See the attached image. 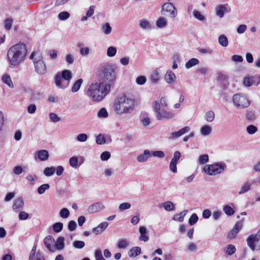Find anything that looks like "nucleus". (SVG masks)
Here are the masks:
<instances>
[{"instance_id":"obj_1","label":"nucleus","mask_w":260,"mask_h":260,"mask_svg":"<svg viewBox=\"0 0 260 260\" xmlns=\"http://www.w3.org/2000/svg\"><path fill=\"white\" fill-rule=\"evenodd\" d=\"M27 50L25 45L19 43L12 46L8 51V59L11 65L21 63L25 58Z\"/></svg>"},{"instance_id":"obj_2","label":"nucleus","mask_w":260,"mask_h":260,"mask_svg":"<svg viewBox=\"0 0 260 260\" xmlns=\"http://www.w3.org/2000/svg\"><path fill=\"white\" fill-rule=\"evenodd\" d=\"M110 85L104 83H95L89 86L87 94L94 101H100L110 91Z\"/></svg>"},{"instance_id":"obj_3","label":"nucleus","mask_w":260,"mask_h":260,"mask_svg":"<svg viewBox=\"0 0 260 260\" xmlns=\"http://www.w3.org/2000/svg\"><path fill=\"white\" fill-rule=\"evenodd\" d=\"M135 104L134 99L122 96L115 101L114 108L115 112L119 114H127L133 111Z\"/></svg>"},{"instance_id":"obj_4","label":"nucleus","mask_w":260,"mask_h":260,"mask_svg":"<svg viewBox=\"0 0 260 260\" xmlns=\"http://www.w3.org/2000/svg\"><path fill=\"white\" fill-rule=\"evenodd\" d=\"M116 75L115 69L113 66H105L100 74V78L102 81L101 83L109 84L110 88L112 84L115 80Z\"/></svg>"},{"instance_id":"obj_5","label":"nucleus","mask_w":260,"mask_h":260,"mask_svg":"<svg viewBox=\"0 0 260 260\" xmlns=\"http://www.w3.org/2000/svg\"><path fill=\"white\" fill-rule=\"evenodd\" d=\"M153 108L158 120L171 119L175 116V114L173 112L160 109V104L157 101L153 102Z\"/></svg>"},{"instance_id":"obj_6","label":"nucleus","mask_w":260,"mask_h":260,"mask_svg":"<svg viewBox=\"0 0 260 260\" xmlns=\"http://www.w3.org/2000/svg\"><path fill=\"white\" fill-rule=\"evenodd\" d=\"M234 105L238 109H244L250 105V102L244 95L240 94H236L233 97Z\"/></svg>"},{"instance_id":"obj_7","label":"nucleus","mask_w":260,"mask_h":260,"mask_svg":"<svg viewBox=\"0 0 260 260\" xmlns=\"http://www.w3.org/2000/svg\"><path fill=\"white\" fill-rule=\"evenodd\" d=\"M161 13L162 15L174 18L177 16V11L172 3L168 2L162 6Z\"/></svg>"},{"instance_id":"obj_8","label":"nucleus","mask_w":260,"mask_h":260,"mask_svg":"<svg viewBox=\"0 0 260 260\" xmlns=\"http://www.w3.org/2000/svg\"><path fill=\"white\" fill-rule=\"evenodd\" d=\"M260 240V229L258 231L257 234L254 235H251L248 236L247 239L248 246L252 250H260V245L255 247V243Z\"/></svg>"},{"instance_id":"obj_9","label":"nucleus","mask_w":260,"mask_h":260,"mask_svg":"<svg viewBox=\"0 0 260 260\" xmlns=\"http://www.w3.org/2000/svg\"><path fill=\"white\" fill-rule=\"evenodd\" d=\"M181 153L179 151H175L173 155V157L171 160V162L170 163L169 165V168L170 170L173 172V173H176L177 171V164L179 160V159L181 157Z\"/></svg>"},{"instance_id":"obj_10","label":"nucleus","mask_w":260,"mask_h":260,"mask_svg":"<svg viewBox=\"0 0 260 260\" xmlns=\"http://www.w3.org/2000/svg\"><path fill=\"white\" fill-rule=\"evenodd\" d=\"M212 171L211 174L214 176L221 174L226 168V165L224 162H216L212 164Z\"/></svg>"},{"instance_id":"obj_11","label":"nucleus","mask_w":260,"mask_h":260,"mask_svg":"<svg viewBox=\"0 0 260 260\" xmlns=\"http://www.w3.org/2000/svg\"><path fill=\"white\" fill-rule=\"evenodd\" d=\"M29 58L33 60L34 65H42L44 63L42 54L39 51H33Z\"/></svg>"},{"instance_id":"obj_12","label":"nucleus","mask_w":260,"mask_h":260,"mask_svg":"<svg viewBox=\"0 0 260 260\" xmlns=\"http://www.w3.org/2000/svg\"><path fill=\"white\" fill-rule=\"evenodd\" d=\"M54 83L56 87L59 89H64L69 86V83L57 74L54 77Z\"/></svg>"},{"instance_id":"obj_13","label":"nucleus","mask_w":260,"mask_h":260,"mask_svg":"<svg viewBox=\"0 0 260 260\" xmlns=\"http://www.w3.org/2000/svg\"><path fill=\"white\" fill-rule=\"evenodd\" d=\"M105 208L104 205L101 202H96L90 205L88 208V213L92 214L103 210Z\"/></svg>"},{"instance_id":"obj_14","label":"nucleus","mask_w":260,"mask_h":260,"mask_svg":"<svg viewBox=\"0 0 260 260\" xmlns=\"http://www.w3.org/2000/svg\"><path fill=\"white\" fill-rule=\"evenodd\" d=\"M24 206V202L21 198H18L15 200L13 204V210L15 212H19L23 209Z\"/></svg>"},{"instance_id":"obj_15","label":"nucleus","mask_w":260,"mask_h":260,"mask_svg":"<svg viewBox=\"0 0 260 260\" xmlns=\"http://www.w3.org/2000/svg\"><path fill=\"white\" fill-rule=\"evenodd\" d=\"M54 241V239L51 236L46 237L44 240L45 246L51 252H54L55 250V247L52 245Z\"/></svg>"},{"instance_id":"obj_16","label":"nucleus","mask_w":260,"mask_h":260,"mask_svg":"<svg viewBox=\"0 0 260 260\" xmlns=\"http://www.w3.org/2000/svg\"><path fill=\"white\" fill-rule=\"evenodd\" d=\"M56 74L57 75H60V77H61L64 81H67V83H69L73 77L72 72L68 70H64L61 72L57 73Z\"/></svg>"},{"instance_id":"obj_17","label":"nucleus","mask_w":260,"mask_h":260,"mask_svg":"<svg viewBox=\"0 0 260 260\" xmlns=\"http://www.w3.org/2000/svg\"><path fill=\"white\" fill-rule=\"evenodd\" d=\"M108 225V222H102L97 227L93 228L92 231L94 234L98 235L102 233L107 228Z\"/></svg>"},{"instance_id":"obj_18","label":"nucleus","mask_w":260,"mask_h":260,"mask_svg":"<svg viewBox=\"0 0 260 260\" xmlns=\"http://www.w3.org/2000/svg\"><path fill=\"white\" fill-rule=\"evenodd\" d=\"M139 232L140 233V236L139 238L140 241L147 242L149 240V237L146 235L147 229L145 226H141L139 228Z\"/></svg>"},{"instance_id":"obj_19","label":"nucleus","mask_w":260,"mask_h":260,"mask_svg":"<svg viewBox=\"0 0 260 260\" xmlns=\"http://www.w3.org/2000/svg\"><path fill=\"white\" fill-rule=\"evenodd\" d=\"M151 156L150 152L149 150H145L143 153L139 155L137 159L139 162H145Z\"/></svg>"},{"instance_id":"obj_20","label":"nucleus","mask_w":260,"mask_h":260,"mask_svg":"<svg viewBox=\"0 0 260 260\" xmlns=\"http://www.w3.org/2000/svg\"><path fill=\"white\" fill-rule=\"evenodd\" d=\"M165 80L168 83H172L175 82L176 76L173 72L168 71L165 76Z\"/></svg>"},{"instance_id":"obj_21","label":"nucleus","mask_w":260,"mask_h":260,"mask_svg":"<svg viewBox=\"0 0 260 260\" xmlns=\"http://www.w3.org/2000/svg\"><path fill=\"white\" fill-rule=\"evenodd\" d=\"M2 82L11 88H14V84L10 76L8 74L4 75L2 77Z\"/></svg>"},{"instance_id":"obj_22","label":"nucleus","mask_w":260,"mask_h":260,"mask_svg":"<svg viewBox=\"0 0 260 260\" xmlns=\"http://www.w3.org/2000/svg\"><path fill=\"white\" fill-rule=\"evenodd\" d=\"M38 156L41 161H46L49 158L48 152L46 150H41L38 151Z\"/></svg>"},{"instance_id":"obj_23","label":"nucleus","mask_w":260,"mask_h":260,"mask_svg":"<svg viewBox=\"0 0 260 260\" xmlns=\"http://www.w3.org/2000/svg\"><path fill=\"white\" fill-rule=\"evenodd\" d=\"M212 132V127L209 125H203L200 128V132L202 135L207 136L209 135Z\"/></svg>"},{"instance_id":"obj_24","label":"nucleus","mask_w":260,"mask_h":260,"mask_svg":"<svg viewBox=\"0 0 260 260\" xmlns=\"http://www.w3.org/2000/svg\"><path fill=\"white\" fill-rule=\"evenodd\" d=\"M141 252V249L140 247H134L128 251V255L129 257H135L140 254Z\"/></svg>"},{"instance_id":"obj_25","label":"nucleus","mask_w":260,"mask_h":260,"mask_svg":"<svg viewBox=\"0 0 260 260\" xmlns=\"http://www.w3.org/2000/svg\"><path fill=\"white\" fill-rule=\"evenodd\" d=\"M55 245L57 249H62L64 247V238L62 237H59L56 240Z\"/></svg>"},{"instance_id":"obj_26","label":"nucleus","mask_w":260,"mask_h":260,"mask_svg":"<svg viewBox=\"0 0 260 260\" xmlns=\"http://www.w3.org/2000/svg\"><path fill=\"white\" fill-rule=\"evenodd\" d=\"M160 76L159 73L157 71H153L150 76V79L151 82L154 84L158 83Z\"/></svg>"},{"instance_id":"obj_27","label":"nucleus","mask_w":260,"mask_h":260,"mask_svg":"<svg viewBox=\"0 0 260 260\" xmlns=\"http://www.w3.org/2000/svg\"><path fill=\"white\" fill-rule=\"evenodd\" d=\"M187 212V210H184L180 213L175 215L173 217V219L177 221L182 222Z\"/></svg>"},{"instance_id":"obj_28","label":"nucleus","mask_w":260,"mask_h":260,"mask_svg":"<svg viewBox=\"0 0 260 260\" xmlns=\"http://www.w3.org/2000/svg\"><path fill=\"white\" fill-rule=\"evenodd\" d=\"M167 25V21L165 17H159L156 22V25L158 28H164Z\"/></svg>"},{"instance_id":"obj_29","label":"nucleus","mask_w":260,"mask_h":260,"mask_svg":"<svg viewBox=\"0 0 260 260\" xmlns=\"http://www.w3.org/2000/svg\"><path fill=\"white\" fill-rule=\"evenodd\" d=\"M82 83H83V80L82 79H78L74 83V84L71 88L72 92L73 93L77 92L79 90Z\"/></svg>"},{"instance_id":"obj_30","label":"nucleus","mask_w":260,"mask_h":260,"mask_svg":"<svg viewBox=\"0 0 260 260\" xmlns=\"http://www.w3.org/2000/svg\"><path fill=\"white\" fill-rule=\"evenodd\" d=\"M226 8L224 5H220L216 8V15L220 18H222Z\"/></svg>"},{"instance_id":"obj_31","label":"nucleus","mask_w":260,"mask_h":260,"mask_svg":"<svg viewBox=\"0 0 260 260\" xmlns=\"http://www.w3.org/2000/svg\"><path fill=\"white\" fill-rule=\"evenodd\" d=\"M139 26L144 29H149L151 28V24L147 20L145 19L140 20Z\"/></svg>"},{"instance_id":"obj_32","label":"nucleus","mask_w":260,"mask_h":260,"mask_svg":"<svg viewBox=\"0 0 260 260\" xmlns=\"http://www.w3.org/2000/svg\"><path fill=\"white\" fill-rule=\"evenodd\" d=\"M55 171L54 167H46L43 171V174L47 177L52 176Z\"/></svg>"},{"instance_id":"obj_33","label":"nucleus","mask_w":260,"mask_h":260,"mask_svg":"<svg viewBox=\"0 0 260 260\" xmlns=\"http://www.w3.org/2000/svg\"><path fill=\"white\" fill-rule=\"evenodd\" d=\"M236 249L234 245L230 244L228 245L224 249L225 253L229 255H231L236 252Z\"/></svg>"},{"instance_id":"obj_34","label":"nucleus","mask_w":260,"mask_h":260,"mask_svg":"<svg viewBox=\"0 0 260 260\" xmlns=\"http://www.w3.org/2000/svg\"><path fill=\"white\" fill-rule=\"evenodd\" d=\"M218 42L223 47H226L228 45V40L224 35H221L219 37Z\"/></svg>"},{"instance_id":"obj_35","label":"nucleus","mask_w":260,"mask_h":260,"mask_svg":"<svg viewBox=\"0 0 260 260\" xmlns=\"http://www.w3.org/2000/svg\"><path fill=\"white\" fill-rule=\"evenodd\" d=\"M215 118V113L212 111H209L205 114V119L208 122H212Z\"/></svg>"},{"instance_id":"obj_36","label":"nucleus","mask_w":260,"mask_h":260,"mask_svg":"<svg viewBox=\"0 0 260 260\" xmlns=\"http://www.w3.org/2000/svg\"><path fill=\"white\" fill-rule=\"evenodd\" d=\"M102 29L105 35H109L112 31V27L108 22L102 25Z\"/></svg>"},{"instance_id":"obj_37","label":"nucleus","mask_w":260,"mask_h":260,"mask_svg":"<svg viewBox=\"0 0 260 260\" xmlns=\"http://www.w3.org/2000/svg\"><path fill=\"white\" fill-rule=\"evenodd\" d=\"M78 47L80 48V53L82 55L86 56L89 53L90 49L88 47H82L83 44L79 43L77 45Z\"/></svg>"},{"instance_id":"obj_38","label":"nucleus","mask_w":260,"mask_h":260,"mask_svg":"<svg viewBox=\"0 0 260 260\" xmlns=\"http://www.w3.org/2000/svg\"><path fill=\"white\" fill-rule=\"evenodd\" d=\"M209 159L208 155L205 154L199 156L198 161L200 165H204L209 161Z\"/></svg>"},{"instance_id":"obj_39","label":"nucleus","mask_w":260,"mask_h":260,"mask_svg":"<svg viewBox=\"0 0 260 260\" xmlns=\"http://www.w3.org/2000/svg\"><path fill=\"white\" fill-rule=\"evenodd\" d=\"M163 206L166 210L168 211H173L175 209L173 203L171 201H167L163 204Z\"/></svg>"},{"instance_id":"obj_40","label":"nucleus","mask_w":260,"mask_h":260,"mask_svg":"<svg viewBox=\"0 0 260 260\" xmlns=\"http://www.w3.org/2000/svg\"><path fill=\"white\" fill-rule=\"evenodd\" d=\"M52 228L54 232L57 233H59L62 230L63 223L59 222L55 223L53 225Z\"/></svg>"},{"instance_id":"obj_41","label":"nucleus","mask_w":260,"mask_h":260,"mask_svg":"<svg viewBox=\"0 0 260 260\" xmlns=\"http://www.w3.org/2000/svg\"><path fill=\"white\" fill-rule=\"evenodd\" d=\"M50 188L49 184H44L40 186L38 188V192L40 194H42L45 192L46 190H48Z\"/></svg>"},{"instance_id":"obj_42","label":"nucleus","mask_w":260,"mask_h":260,"mask_svg":"<svg viewBox=\"0 0 260 260\" xmlns=\"http://www.w3.org/2000/svg\"><path fill=\"white\" fill-rule=\"evenodd\" d=\"M224 212L228 216L232 215L234 214V210L230 206L225 205L223 208Z\"/></svg>"},{"instance_id":"obj_43","label":"nucleus","mask_w":260,"mask_h":260,"mask_svg":"<svg viewBox=\"0 0 260 260\" xmlns=\"http://www.w3.org/2000/svg\"><path fill=\"white\" fill-rule=\"evenodd\" d=\"M59 215L62 218H67L70 216V211L67 208H62L59 211Z\"/></svg>"},{"instance_id":"obj_44","label":"nucleus","mask_w":260,"mask_h":260,"mask_svg":"<svg viewBox=\"0 0 260 260\" xmlns=\"http://www.w3.org/2000/svg\"><path fill=\"white\" fill-rule=\"evenodd\" d=\"M117 52V49L113 46L109 47L107 49V55L109 57H113Z\"/></svg>"},{"instance_id":"obj_45","label":"nucleus","mask_w":260,"mask_h":260,"mask_svg":"<svg viewBox=\"0 0 260 260\" xmlns=\"http://www.w3.org/2000/svg\"><path fill=\"white\" fill-rule=\"evenodd\" d=\"M73 246L76 249H82L85 246V243L82 241L76 240L73 242Z\"/></svg>"},{"instance_id":"obj_46","label":"nucleus","mask_w":260,"mask_h":260,"mask_svg":"<svg viewBox=\"0 0 260 260\" xmlns=\"http://www.w3.org/2000/svg\"><path fill=\"white\" fill-rule=\"evenodd\" d=\"M198 219H199V218H198V216H197V215L196 213H193L191 215V216L190 217V218L188 220L189 224L190 225H193L197 222V221H198Z\"/></svg>"},{"instance_id":"obj_47","label":"nucleus","mask_w":260,"mask_h":260,"mask_svg":"<svg viewBox=\"0 0 260 260\" xmlns=\"http://www.w3.org/2000/svg\"><path fill=\"white\" fill-rule=\"evenodd\" d=\"M193 15L194 18L199 20L203 21L205 20V17L198 10H194L193 12Z\"/></svg>"},{"instance_id":"obj_48","label":"nucleus","mask_w":260,"mask_h":260,"mask_svg":"<svg viewBox=\"0 0 260 260\" xmlns=\"http://www.w3.org/2000/svg\"><path fill=\"white\" fill-rule=\"evenodd\" d=\"M36 72L40 75H43L46 72V66H35Z\"/></svg>"},{"instance_id":"obj_49","label":"nucleus","mask_w":260,"mask_h":260,"mask_svg":"<svg viewBox=\"0 0 260 260\" xmlns=\"http://www.w3.org/2000/svg\"><path fill=\"white\" fill-rule=\"evenodd\" d=\"M131 207V204L129 203H123L119 205L118 209L119 211H123L125 210L129 209Z\"/></svg>"},{"instance_id":"obj_50","label":"nucleus","mask_w":260,"mask_h":260,"mask_svg":"<svg viewBox=\"0 0 260 260\" xmlns=\"http://www.w3.org/2000/svg\"><path fill=\"white\" fill-rule=\"evenodd\" d=\"M251 188L250 184L248 183H245L244 185L241 188V189L239 192V194H243L249 190Z\"/></svg>"},{"instance_id":"obj_51","label":"nucleus","mask_w":260,"mask_h":260,"mask_svg":"<svg viewBox=\"0 0 260 260\" xmlns=\"http://www.w3.org/2000/svg\"><path fill=\"white\" fill-rule=\"evenodd\" d=\"M70 14L69 12L63 11L58 14V18L60 20H66L70 17Z\"/></svg>"},{"instance_id":"obj_52","label":"nucleus","mask_w":260,"mask_h":260,"mask_svg":"<svg viewBox=\"0 0 260 260\" xmlns=\"http://www.w3.org/2000/svg\"><path fill=\"white\" fill-rule=\"evenodd\" d=\"M96 142L98 144L103 145L105 143L106 139L102 134H99L96 137Z\"/></svg>"},{"instance_id":"obj_53","label":"nucleus","mask_w":260,"mask_h":260,"mask_svg":"<svg viewBox=\"0 0 260 260\" xmlns=\"http://www.w3.org/2000/svg\"><path fill=\"white\" fill-rule=\"evenodd\" d=\"M49 116L51 121L53 122H59L61 120V118L54 113H50Z\"/></svg>"},{"instance_id":"obj_54","label":"nucleus","mask_w":260,"mask_h":260,"mask_svg":"<svg viewBox=\"0 0 260 260\" xmlns=\"http://www.w3.org/2000/svg\"><path fill=\"white\" fill-rule=\"evenodd\" d=\"M98 115L100 118H106L108 117V112L105 108H101L98 113Z\"/></svg>"},{"instance_id":"obj_55","label":"nucleus","mask_w":260,"mask_h":260,"mask_svg":"<svg viewBox=\"0 0 260 260\" xmlns=\"http://www.w3.org/2000/svg\"><path fill=\"white\" fill-rule=\"evenodd\" d=\"M243 84L247 87H250L253 85L251 77H246L243 79Z\"/></svg>"},{"instance_id":"obj_56","label":"nucleus","mask_w":260,"mask_h":260,"mask_svg":"<svg viewBox=\"0 0 260 260\" xmlns=\"http://www.w3.org/2000/svg\"><path fill=\"white\" fill-rule=\"evenodd\" d=\"M70 166L74 168H77L78 167V158L77 157H72L69 160Z\"/></svg>"},{"instance_id":"obj_57","label":"nucleus","mask_w":260,"mask_h":260,"mask_svg":"<svg viewBox=\"0 0 260 260\" xmlns=\"http://www.w3.org/2000/svg\"><path fill=\"white\" fill-rule=\"evenodd\" d=\"M128 245V241L125 239H122L119 241L117 246L119 248H124Z\"/></svg>"},{"instance_id":"obj_58","label":"nucleus","mask_w":260,"mask_h":260,"mask_svg":"<svg viewBox=\"0 0 260 260\" xmlns=\"http://www.w3.org/2000/svg\"><path fill=\"white\" fill-rule=\"evenodd\" d=\"M152 155L153 156L158 158H164L165 156V153L161 150L154 151L152 152Z\"/></svg>"},{"instance_id":"obj_59","label":"nucleus","mask_w":260,"mask_h":260,"mask_svg":"<svg viewBox=\"0 0 260 260\" xmlns=\"http://www.w3.org/2000/svg\"><path fill=\"white\" fill-rule=\"evenodd\" d=\"M247 132L249 134H253L257 131V127L253 125H250L246 128Z\"/></svg>"},{"instance_id":"obj_60","label":"nucleus","mask_w":260,"mask_h":260,"mask_svg":"<svg viewBox=\"0 0 260 260\" xmlns=\"http://www.w3.org/2000/svg\"><path fill=\"white\" fill-rule=\"evenodd\" d=\"M111 156V154L108 151H104L101 154V159L103 161L108 160Z\"/></svg>"},{"instance_id":"obj_61","label":"nucleus","mask_w":260,"mask_h":260,"mask_svg":"<svg viewBox=\"0 0 260 260\" xmlns=\"http://www.w3.org/2000/svg\"><path fill=\"white\" fill-rule=\"evenodd\" d=\"M88 137L86 134H80L77 136V140L79 142H84L87 140Z\"/></svg>"},{"instance_id":"obj_62","label":"nucleus","mask_w":260,"mask_h":260,"mask_svg":"<svg viewBox=\"0 0 260 260\" xmlns=\"http://www.w3.org/2000/svg\"><path fill=\"white\" fill-rule=\"evenodd\" d=\"M212 165H207L203 169V171L208 175L212 176L211 174L212 171Z\"/></svg>"},{"instance_id":"obj_63","label":"nucleus","mask_w":260,"mask_h":260,"mask_svg":"<svg viewBox=\"0 0 260 260\" xmlns=\"http://www.w3.org/2000/svg\"><path fill=\"white\" fill-rule=\"evenodd\" d=\"M19 219L21 220H26L29 217V214L25 211H20L18 215Z\"/></svg>"},{"instance_id":"obj_64","label":"nucleus","mask_w":260,"mask_h":260,"mask_svg":"<svg viewBox=\"0 0 260 260\" xmlns=\"http://www.w3.org/2000/svg\"><path fill=\"white\" fill-rule=\"evenodd\" d=\"M252 82L253 85L257 86L260 83V77L259 76H251Z\"/></svg>"}]
</instances>
